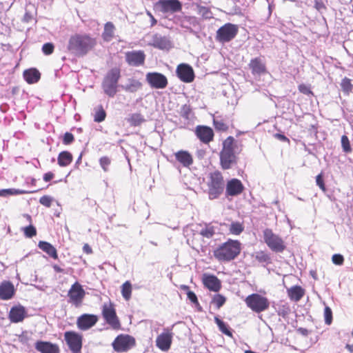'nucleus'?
<instances>
[{
	"instance_id": "obj_40",
	"label": "nucleus",
	"mask_w": 353,
	"mask_h": 353,
	"mask_svg": "<svg viewBox=\"0 0 353 353\" xmlns=\"http://www.w3.org/2000/svg\"><path fill=\"white\" fill-rule=\"evenodd\" d=\"M244 230L243 223L238 221L232 222L229 227L230 234L233 235H239Z\"/></svg>"
},
{
	"instance_id": "obj_27",
	"label": "nucleus",
	"mask_w": 353,
	"mask_h": 353,
	"mask_svg": "<svg viewBox=\"0 0 353 353\" xmlns=\"http://www.w3.org/2000/svg\"><path fill=\"white\" fill-rule=\"evenodd\" d=\"M115 26L112 22L108 21L104 24L103 31L101 34V38L105 42H110L115 36Z\"/></svg>"
},
{
	"instance_id": "obj_41",
	"label": "nucleus",
	"mask_w": 353,
	"mask_h": 353,
	"mask_svg": "<svg viewBox=\"0 0 353 353\" xmlns=\"http://www.w3.org/2000/svg\"><path fill=\"white\" fill-rule=\"evenodd\" d=\"M106 112L101 105L95 109L94 121L97 123H101L105 119Z\"/></svg>"
},
{
	"instance_id": "obj_59",
	"label": "nucleus",
	"mask_w": 353,
	"mask_h": 353,
	"mask_svg": "<svg viewBox=\"0 0 353 353\" xmlns=\"http://www.w3.org/2000/svg\"><path fill=\"white\" fill-rule=\"evenodd\" d=\"M274 138L277 139L278 140L283 141V142H287L288 143H290V139L285 136L284 134L276 133L274 134Z\"/></svg>"
},
{
	"instance_id": "obj_17",
	"label": "nucleus",
	"mask_w": 353,
	"mask_h": 353,
	"mask_svg": "<svg viewBox=\"0 0 353 353\" xmlns=\"http://www.w3.org/2000/svg\"><path fill=\"white\" fill-rule=\"evenodd\" d=\"M176 74L184 83H191L194 79V72L192 68L186 63H181L176 68Z\"/></svg>"
},
{
	"instance_id": "obj_18",
	"label": "nucleus",
	"mask_w": 353,
	"mask_h": 353,
	"mask_svg": "<svg viewBox=\"0 0 353 353\" xmlns=\"http://www.w3.org/2000/svg\"><path fill=\"white\" fill-rule=\"evenodd\" d=\"M98 320V316L95 314H83L77 318V325L81 330H88L93 327Z\"/></svg>"
},
{
	"instance_id": "obj_9",
	"label": "nucleus",
	"mask_w": 353,
	"mask_h": 353,
	"mask_svg": "<svg viewBox=\"0 0 353 353\" xmlns=\"http://www.w3.org/2000/svg\"><path fill=\"white\" fill-rule=\"evenodd\" d=\"M112 345L115 352H125L136 345V340L130 335L121 334L114 339Z\"/></svg>"
},
{
	"instance_id": "obj_30",
	"label": "nucleus",
	"mask_w": 353,
	"mask_h": 353,
	"mask_svg": "<svg viewBox=\"0 0 353 353\" xmlns=\"http://www.w3.org/2000/svg\"><path fill=\"white\" fill-rule=\"evenodd\" d=\"M176 159L185 167H188L193 163L192 155L185 150H180L175 153Z\"/></svg>"
},
{
	"instance_id": "obj_29",
	"label": "nucleus",
	"mask_w": 353,
	"mask_h": 353,
	"mask_svg": "<svg viewBox=\"0 0 353 353\" xmlns=\"http://www.w3.org/2000/svg\"><path fill=\"white\" fill-rule=\"evenodd\" d=\"M38 247L50 257L53 259H58L57 250L51 243L41 241L39 242Z\"/></svg>"
},
{
	"instance_id": "obj_14",
	"label": "nucleus",
	"mask_w": 353,
	"mask_h": 353,
	"mask_svg": "<svg viewBox=\"0 0 353 353\" xmlns=\"http://www.w3.org/2000/svg\"><path fill=\"white\" fill-rule=\"evenodd\" d=\"M156 6L163 13H174L182 10V4L179 0H159Z\"/></svg>"
},
{
	"instance_id": "obj_1",
	"label": "nucleus",
	"mask_w": 353,
	"mask_h": 353,
	"mask_svg": "<svg viewBox=\"0 0 353 353\" xmlns=\"http://www.w3.org/2000/svg\"><path fill=\"white\" fill-rule=\"evenodd\" d=\"M97 44V39L90 34L77 33L70 37L67 49L75 56L83 57L94 50Z\"/></svg>"
},
{
	"instance_id": "obj_11",
	"label": "nucleus",
	"mask_w": 353,
	"mask_h": 353,
	"mask_svg": "<svg viewBox=\"0 0 353 353\" xmlns=\"http://www.w3.org/2000/svg\"><path fill=\"white\" fill-rule=\"evenodd\" d=\"M236 25L228 23L216 31V39L221 43H226L232 40L238 33Z\"/></svg>"
},
{
	"instance_id": "obj_47",
	"label": "nucleus",
	"mask_w": 353,
	"mask_h": 353,
	"mask_svg": "<svg viewBox=\"0 0 353 353\" xmlns=\"http://www.w3.org/2000/svg\"><path fill=\"white\" fill-rule=\"evenodd\" d=\"M192 112V108L190 105L184 104L181 106L180 109V116L185 119H189L190 114Z\"/></svg>"
},
{
	"instance_id": "obj_54",
	"label": "nucleus",
	"mask_w": 353,
	"mask_h": 353,
	"mask_svg": "<svg viewBox=\"0 0 353 353\" xmlns=\"http://www.w3.org/2000/svg\"><path fill=\"white\" fill-rule=\"evenodd\" d=\"M316 185L320 188V189L325 192L326 191V187L324 183L323 176L322 173L316 176Z\"/></svg>"
},
{
	"instance_id": "obj_63",
	"label": "nucleus",
	"mask_w": 353,
	"mask_h": 353,
	"mask_svg": "<svg viewBox=\"0 0 353 353\" xmlns=\"http://www.w3.org/2000/svg\"><path fill=\"white\" fill-rule=\"evenodd\" d=\"M298 332L304 336L308 334V330L305 328L300 327L298 329Z\"/></svg>"
},
{
	"instance_id": "obj_3",
	"label": "nucleus",
	"mask_w": 353,
	"mask_h": 353,
	"mask_svg": "<svg viewBox=\"0 0 353 353\" xmlns=\"http://www.w3.org/2000/svg\"><path fill=\"white\" fill-rule=\"evenodd\" d=\"M223 147L219 153L220 165L224 170L232 168L237 163L238 157L234 152L235 139L228 137L223 142Z\"/></svg>"
},
{
	"instance_id": "obj_25",
	"label": "nucleus",
	"mask_w": 353,
	"mask_h": 353,
	"mask_svg": "<svg viewBox=\"0 0 353 353\" xmlns=\"http://www.w3.org/2000/svg\"><path fill=\"white\" fill-rule=\"evenodd\" d=\"M35 349L41 353H59L58 345L49 341H38L35 343Z\"/></svg>"
},
{
	"instance_id": "obj_19",
	"label": "nucleus",
	"mask_w": 353,
	"mask_h": 353,
	"mask_svg": "<svg viewBox=\"0 0 353 353\" xmlns=\"http://www.w3.org/2000/svg\"><path fill=\"white\" fill-rule=\"evenodd\" d=\"M195 134L205 144H208L212 141L214 137L213 130L206 125H197L195 128Z\"/></svg>"
},
{
	"instance_id": "obj_37",
	"label": "nucleus",
	"mask_w": 353,
	"mask_h": 353,
	"mask_svg": "<svg viewBox=\"0 0 353 353\" xmlns=\"http://www.w3.org/2000/svg\"><path fill=\"white\" fill-rule=\"evenodd\" d=\"M18 340L19 343H21L22 345L30 347V342L32 340V333L25 330L21 332L19 335L17 336Z\"/></svg>"
},
{
	"instance_id": "obj_5",
	"label": "nucleus",
	"mask_w": 353,
	"mask_h": 353,
	"mask_svg": "<svg viewBox=\"0 0 353 353\" xmlns=\"http://www.w3.org/2000/svg\"><path fill=\"white\" fill-rule=\"evenodd\" d=\"M121 78V69L115 67L106 73L103 81L102 88L109 97H114L118 91V83Z\"/></svg>"
},
{
	"instance_id": "obj_62",
	"label": "nucleus",
	"mask_w": 353,
	"mask_h": 353,
	"mask_svg": "<svg viewBox=\"0 0 353 353\" xmlns=\"http://www.w3.org/2000/svg\"><path fill=\"white\" fill-rule=\"evenodd\" d=\"M52 268L57 273H63L65 272L64 270L61 268L60 266H59L57 264L52 265Z\"/></svg>"
},
{
	"instance_id": "obj_51",
	"label": "nucleus",
	"mask_w": 353,
	"mask_h": 353,
	"mask_svg": "<svg viewBox=\"0 0 353 353\" xmlns=\"http://www.w3.org/2000/svg\"><path fill=\"white\" fill-rule=\"evenodd\" d=\"M24 234L28 238H32L37 234L36 228L32 225H30L23 228Z\"/></svg>"
},
{
	"instance_id": "obj_45",
	"label": "nucleus",
	"mask_w": 353,
	"mask_h": 353,
	"mask_svg": "<svg viewBox=\"0 0 353 353\" xmlns=\"http://www.w3.org/2000/svg\"><path fill=\"white\" fill-rule=\"evenodd\" d=\"M341 86L343 92L345 94H349L353 88V85L351 83V80L347 77L342 79Z\"/></svg>"
},
{
	"instance_id": "obj_15",
	"label": "nucleus",
	"mask_w": 353,
	"mask_h": 353,
	"mask_svg": "<svg viewBox=\"0 0 353 353\" xmlns=\"http://www.w3.org/2000/svg\"><path fill=\"white\" fill-rule=\"evenodd\" d=\"M125 58L129 65L138 67L144 65L145 54L143 50H132L125 52Z\"/></svg>"
},
{
	"instance_id": "obj_13",
	"label": "nucleus",
	"mask_w": 353,
	"mask_h": 353,
	"mask_svg": "<svg viewBox=\"0 0 353 353\" xmlns=\"http://www.w3.org/2000/svg\"><path fill=\"white\" fill-rule=\"evenodd\" d=\"M145 79L150 86L154 89H164L168 84L167 77L157 72L147 73Z\"/></svg>"
},
{
	"instance_id": "obj_31",
	"label": "nucleus",
	"mask_w": 353,
	"mask_h": 353,
	"mask_svg": "<svg viewBox=\"0 0 353 353\" xmlns=\"http://www.w3.org/2000/svg\"><path fill=\"white\" fill-rule=\"evenodd\" d=\"M151 45L154 48L164 50L170 48V42L166 37L155 34L153 37L152 43Z\"/></svg>"
},
{
	"instance_id": "obj_4",
	"label": "nucleus",
	"mask_w": 353,
	"mask_h": 353,
	"mask_svg": "<svg viewBox=\"0 0 353 353\" xmlns=\"http://www.w3.org/2000/svg\"><path fill=\"white\" fill-rule=\"evenodd\" d=\"M208 194L210 200L218 199L224 191L225 181L222 173L219 170H215L209 173L206 181Z\"/></svg>"
},
{
	"instance_id": "obj_64",
	"label": "nucleus",
	"mask_w": 353,
	"mask_h": 353,
	"mask_svg": "<svg viewBox=\"0 0 353 353\" xmlns=\"http://www.w3.org/2000/svg\"><path fill=\"white\" fill-rule=\"evenodd\" d=\"M180 289L183 291H185L186 292V294L188 293V291H191L190 290V287L188 285H181L180 286Z\"/></svg>"
},
{
	"instance_id": "obj_46",
	"label": "nucleus",
	"mask_w": 353,
	"mask_h": 353,
	"mask_svg": "<svg viewBox=\"0 0 353 353\" xmlns=\"http://www.w3.org/2000/svg\"><path fill=\"white\" fill-rule=\"evenodd\" d=\"M100 166L105 172L109 171V167L111 164V159L107 156L101 157L99 160Z\"/></svg>"
},
{
	"instance_id": "obj_57",
	"label": "nucleus",
	"mask_w": 353,
	"mask_h": 353,
	"mask_svg": "<svg viewBox=\"0 0 353 353\" xmlns=\"http://www.w3.org/2000/svg\"><path fill=\"white\" fill-rule=\"evenodd\" d=\"M19 192L14 189H3L0 190V196H6L8 195H12L18 194Z\"/></svg>"
},
{
	"instance_id": "obj_34",
	"label": "nucleus",
	"mask_w": 353,
	"mask_h": 353,
	"mask_svg": "<svg viewBox=\"0 0 353 353\" xmlns=\"http://www.w3.org/2000/svg\"><path fill=\"white\" fill-rule=\"evenodd\" d=\"M145 121L144 117L141 113H134L130 115L128 122L131 126L137 127L141 125Z\"/></svg>"
},
{
	"instance_id": "obj_58",
	"label": "nucleus",
	"mask_w": 353,
	"mask_h": 353,
	"mask_svg": "<svg viewBox=\"0 0 353 353\" xmlns=\"http://www.w3.org/2000/svg\"><path fill=\"white\" fill-rule=\"evenodd\" d=\"M188 299L194 304L196 305H199V303L197 299L196 295L195 293L192 291H188V293H187Z\"/></svg>"
},
{
	"instance_id": "obj_55",
	"label": "nucleus",
	"mask_w": 353,
	"mask_h": 353,
	"mask_svg": "<svg viewBox=\"0 0 353 353\" xmlns=\"http://www.w3.org/2000/svg\"><path fill=\"white\" fill-rule=\"evenodd\" d=\"M332 263L336 265H341L344 263V257L340 254H334L332 257Z\"/></svg>"
},
{
	"instance_id": "obj_52",
	"label": "nucleus",
	"mask_w": 353,
	"mask_h": 353,
	"mask_svg": "<svg viewBox=\"0 0 353 353\" xmlns=\"http://www.w3.org/2000/svg\"><path fill=\"white\" fill-rule=\"evenodd\" d=\"M74 137L72 133L67 132L63 134L62 141L63 144L65 145H70L74 142Z\"/></svg>"
},
{
	"instance_id": "obj_24",
	"label": "nucleus",
	"mask_w": 353,
	"mask_h": 353,
	"mask_svg": "<svg viewBox=\"0 0 353 353\" xmlns=\"http://www.w3.org/2000/svg\"><path fill=\"white\" fill-rule=\"evenodd\" d=\"M203 283L209 290L217 292L221 288L220 280L214 275L204 274L203 277Z\"/></svg>"
},
{
	"instance_id": "obj_12",
	"label": "nucleus",
	"mask_w": 353,
	"mask_h": 353,
	"mask_svg": "<svg viewBox=\"0 0 353 353\" xmlns=\"http://www.w3.org/2000/svg\"><path fill=\"white\" fill-rule=\"evenodd\" d=\"M85 295V292L82 285L78 282H76L72 285L68 291V296L69 298V303L77 307H79L82 304Z\"/></svg>"
},
{
	"instance_id": "obj_39",
	"label": "nucleus",
	"mask_w": 353,
	"mask_h": 353,
	"mask_svg": "<svg viewBox=\"0 0 353 353\" xmlns=\"http://www.w3.org/2000/svg\"><path fill=\"white\" fill-rule=\"evenodd\" d=\"M200 235L207 239H211L215 234V228L210 224H205L200 232Z\"/></svg>"
},
{
	"instance_id": "obj_26",
	"label": "nucleus",
	"mask_w": 353,
	"mask_h": 353,
	"mask_svg": "<svg viewBox=\"0 0 353 353\" xmlns=\"http://www.w3.org/2000/svg\"><path fill=\"white\" fill-rule=\"evenodd\" d=\"M287 293L291 301L298 302L304 296L305 290L300 285H294L287 289Z\"/></svg>"
},
{
	"instance_id": "obj_60",
	"label": "nucleus",
	"mask_w": 353,
	"mask_h": 353,
	"mask_svg": "<svg viewBox=\"0 0 353 353\" xmlns=\"http://www.w3.org/2000/svg\"><path fill=\"white\" fill-rule=\"evenodd\" d=\"M54 177V174L51 172H48L44 174L43 180L46 182H48V181H50Z\"/></svg>"
},
{
	"instance_id": "obj_48",
	"label": "nucleus",
	"mask_w": 353,
	"mask_h": 353,
	"mask_svg": "<svg viewBox=\"0 0 353 353\" xmlns=\"http://www.w3.org/2000/svg\"><path fill=\"white\" fill-rule=\"evenodd\" d=\"M341 145L343 150L345 152H352V148L350 145V143L348 137L346 135H343L341 137Z\"/></svg>"
},
{
	"instance_id": "obj_32",
	"label": "nucleus",
	"mask_w": 353,
	"mask_h": 353,
	"mask_svg": "<svg viewBox=\"0 0 353 353\" xmlns=\"http://www.w3.org/2000/svg\"><path fill=\"white\" fill-rule=\"evenodd\" d=\"M73 160L72 154L68 151H63L59 154L57 161L61 167L69 165Z\"/></svg>"
},
{
	"instance_id": "obj_28",
	"label": "nucleus",
	"mask_w": 353,
	"mask_h": 353,
	"mask_svg": "<svg viewBox=\"0 0 353 353\" xmlns=\"http://www.w3.org/2000/svg\"><path fill=\"white\" fill-rule=\"evenodd\" d=\"M23 78L29 84L37 83L41 79V73L36 68H30L23 72Z\"/></svg>"
},
{
	"instance_id": "obj_50",
	"label": "nucleus",
	"mask_w": 353,
	"mask_h": 353,
	"mask_svg": "<svg viewBox=\"0 0 353 353\" xmlns=\"http://www.w3.org/2000/svg\"><path fill=\"white\" fill-rule=\"evenodd\" d=\"M325 323L330 325L332 322V311L329 306H325L324 309Z\"/></svg>"
},
{
	"instance_id": "obj_7",
	"label": "nucleus",
	"mask_w": 353,
	"mask_h": 353,
	"mask_svg": "<svg viewBox=\"0 0 353 353\" xmlns=\"http://www.w3.org/2000/svg\"><path fill=\"white\" fill-rule=\"evenodd\" d=\"M245 303L248 307L255 313H261L270 307L268 299L257 293L248 295L245 299Z\"/></svg>"
},
{
	"instance_id": "obj_2",
	"label": "nucleus",
	"mask_w": 353,
	"mask_h": 353,
	"mask_svg": "<svg viewBox=\"0 0 353 353\" xmlns=\"http://www.w3.org/2000/svg\"><path fill=\"white\" fill-rule=\"evenodd\" d=\"M241 251V242L229 239L213 250V255L219 262H230L235 259L240 254Z\"/></svg>"
},
{
	"instance_id": "obj_33",
	"label": "nucleus",
	"mask_w": 353,
	"mask_h": 353,
	"mask_svg": "<svg viewBox=\"0 0 353 353\" xmlns=\"http://www.w3.org/2000/svg\"><path fill=\"white\" fill-rule=\"evenodd\" d=\"M121 292L125 301H129L132 297V285L130 281L124 282L121 287Z\"/></svg>"
},
{
	"instance_id": "obj_42",
	"label": "nucleus",
	"mask_w": 353,
	"mask_h": 353,
	"mask_svg": "<svg viewBox=\"0 0 353 353\" xmlns=\"http://www.w3.org/2000/svg\"><path fill=\"white\" fill-rule=\"evenodd\" d=\"M213 125L217 131L226 132L229 129L228 123L223 119H214Z\"/></svg>"
},
{
	"instance_id": "obj_35",
	"label": "nucleus",
	"mask_w": 353,
	"mask_h": 353,
	"mask_svg": "<svg viewBox=\"0 0 353 353\" xmlns=\"http://www.w3.org/2000/svg\"><path fill=\"white\" fill-rule=\"evenodd\" d=\"M141 87L142 83L139 81L131 79L129 80L128 83L123 87V90L129 92H135L141 89Z\"/></svg>"
},
{
	"instance_id": "obj_43",
	"label": "nucleus",
	"mask_w": 353,
	"mask_h": 353,
	"mask_svg": "<svg viewBox=\"0 0 353 353\" xmlns=\"http://www.w3.org/2000/svg\"><path fill=\"white\" fill-rule=\"evenodd\" d=\"M225 301L226 298L221 294H214L212 299V303L214 304L217 309L222 307L225 304Z\"/></svg>"
},
{
	"instance_id": "obj_23",
	"label": "nucleus",
	"mask_w": 353,
	"mask_h": 353,
	"mask_svg": "<svg viewBox=\"0 0 353 353\" xmlns=\"http://www.w3.org/2000/svg\"><path fill=\"white\" fill-rule=\"evenodd\" d=\"M248 66L253 75H261L267 73L265 63L260 57L252 59Z\"/></svg>"
},
{
	"instance_id": "obj_22",
	"label": "nucleus",
	"mask_w": 353,
	"mask_h": 353,
	"mask_svg": "<svg viewBox=\"0 0 353 353\" xmlns=\"http://www.w3.org/2000/svg\"><path fill=\"white\" fill-rule=\"evenodd\" d=\"M14 285L9 281H3L0 283V299L10 300L15 294Z\"/></svg>"
},
{
	"instance_id": "obj_16",
	"label": "nucleus",
	"mask_w": 353,
	"mask_h": 353,
	"mask_svg": "<svg viewBox=\"0 0 353 353\" xmlns=\"http://www.w3.org/2000/svg\"><path fill=\"white\" fill-rule=\"evenodd\" d=\"M172 337V332L169 329H164L163 332L157 337V347L161 351H168L171 347Z\"/></svg>"
},
{
	"instance_id": "obj_10",
	"label": "nucleus",
	"mask_w": 353,
	"mask_h": 353,
	"mask_svg": "<svg viewBox=\"0 0 353 353\" xmlns=\"http://www.w3.org/2000/svg\"><path fill=\"white\" fill-rule=\"evenodd\" d=\"M64 340L72 353H81L83 346V335L74 331L64 333Z\"/></svg>"
},
{
	"instance_id": "obj_53",
	"label": "nucleus",
	"mask_w": 353,
	"mask_h": 353,
	"mask_svg": "<svg viewBox=\"0 0 353 353\" xmlns=\"http://www.w3.org/2000/svg\"><path fill=\"white\" fill-rule=\"evenodd\" d=\"M39 203L45 207L50 208L52 203V198L48 195H44L39 199Z\"/></svg>"
},
{
	"instance_id": "obj_36",
	"label": "nucleus",
	"mask_w": 353,
	"mask_h": 353,
	"mask_svg": "<svg viewBox=\"0 0 353 353\" xmlns=\"http://www.w3.org/2000/svg\"><path fill=\"white\" fill-rule=\"evenodd\" d=\"M254 258L260 263L270 264L272 262L270 254L263 250L256 252Z\"/></svg>"
},
{
	"instance_id": "obj_20",
	"label": "nucleus",
	"mask_w": 353,
	"mask_h": 353,
	"mask_svg": "<svg viewBox=\"0 0 353 353\" xmlns=\"http://www.w3.org/2000/svg\"><path fill=\"white\" fill-rule=\"evenodd\" d=\"M244 190V186L241 181L237 179L229 180L225 186V192L228 196H237L241 194Z\"/></svg>"
},
{
	"instance_id": "obj_61",
	"label": "nucleus",
	"mask_w": 353,
	"mask_h": 353,
	"mask_svg": "<svg viewBox=\"0 0 353 353\" xmlns=\"http://www.w3.org/2000/svg\"><path fill=\"white\" fill-rule=\"evenodd\" d=\"M83 250L87 254H90L92 253V249L88 243L84 244Z\"/></svg>"
},
{
	"instance_id": "obj_21",
	"label": "nucleus",
	"mask_w": 353,
	"mask_h": 353,
	"mask_svg": "<svg viewBox=\"0 0 353 353\" xmlns=\"http://www.w3.org/2000/svg\"><path fill=\"white\" fill-rule=\"evenodd\" d=\"M26 316V311L23 306L19 305L11 307L8 318L12 323L22 322Z\"/></svg>"
},
{
	"instance_id": "obj_49",
	"label": "nucleus",
	"mask_w": 353,
	"mask_h": 353,
	"mask_svg": "<svg viewBox=\"0 0 353 353\" xmlns=\"http://www.w3.org/2000/svg\"><path fill=\"white\" fill-rule=\"evenodd\" d=\"M54 45L52 43H46L42 46V52L45 55H50L54 52Z\"/></svg>"
},
{
	"instance_id": "obj_6",
	"label": "nucleus",
	"mask_w": 353,
	"mask_h": 353,
	"mask_svg": "<svg viewBox=\"0 0 353 353\" xmlns=\"http://www.w3.org/2000/svg\"><path fill=\"white\" fill-rule=\"evenodd\" d=\"M263 236L264 242L272 252L281 253L286 249L283 239L274 233L272 229H265L263 232Z\"/></svg>"
},
{
	"instance_id": "obj_8",
	"label": "nucleus",
	"mask_w": 353,
	"mask_h": 353,
	"mask_svg": "<svg viewBox=\"0 0 353 353\" xmlns=\"http://www.w3.org/2000/svg\"><path fill=\"white\" fill-rule=\"evenodd\" d=\"M101 314L105 321L113 330H119L121 328L120 320L117 315L115 305L111 301L103 305Z\"/></svg>"
},
{
	"instance_id": "obj_38",
	"label": "nucleus",
	"mask_w": 353,
	"mask_h": 353,
	"mask_svg": "<svg viewBox=\"0 0 353 353\" xmlns=\"http://www.w3.org/2000/svg\"><path fill=\"white\" fill-rule=\"evenodd\" d=\"M214 321L219 327V330L223 333L224 334L232 337V332L230 329L222 320H221L219 317H214Z\"/></svg>"
},
{
	"instance_id": "obj_56",
	"label": "nucleus",
	"mask_w": 353,
	"mask_h": 353,
	"mask_svg": "<svg viewBox=\"0 0 353 353\" xmlns=\"http://www.w3.org/2000/svg\"><path fill=\"white\" fill-rule=\"evenodd\" d=\"M298 89L300 92H301L305 95H313V92L311 90L310 88L303 83L300 84L298 86Z\"/></svg>"
},
{
	"instance_id": "obj_44",
	"label": "nucleus",
	"mask_w": 353,
	"mask_h": 353,
	"mask_svg": "<svg viewBox=\"0 0 353 353\" xmlns=\"http://www.w3.org/2000/svg\"><path fill=\"white\" fill-rule=\"evenodd\" d=\"M198 13L205 19H210L212 17V12L210 8L198 6Z\"/></svg>"
}]
</instances>
